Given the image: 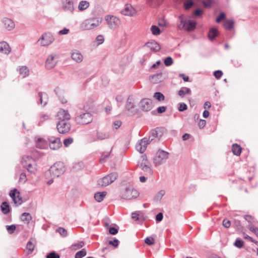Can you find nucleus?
I'll return each instance as SVG.
<instances>
[{"label":"nucleus","mask_w":258,"mask_h":258,"mask_svg":"<svg viewBox=\"0 0 258 258\" xmlns=\"http://www.w3.org/2000/svg\"><path fill=\"white\" fill-rule=\"evenodd\" d=\"M141 109L144 111H148L153 108L152 101L148 98L142 99L140 102Z\"/></svg>","instance_id":"nucleus-15"},{"label":"nucleus","mask_w":258,"mask_h":258,"mask_svg":"<svg viewBox=\"0 0 258 258\" xmlns=\"http://www.w3.org/2000/svg\"><path fill=\"white\" fill-rule=\"evenodd\" d=\"M164 62L166 66H170L172 65L173 62V59L171 57L168 56L164 59Z\"/></svg>","instance_id":"nucleus-53"},{"label":"nucleus","mask_w":258,"mask_h":258,"mask_svg":"<svg viewBox=\"0 0 258 258\" xmlns=\"http://www.w3.org/2000/svg\"><path fill=\"white\" fill-rule=\"evenodd\" d=\"M72 59L77 62H81L83 61V56L81 52L77 50H74L72 52Z\"/></svg>","instance_id":"nucleus-24"},{"label":"nucleus","mask_w":258,"mask_h":258,"mask_svg":"<svg viewBox=\"0 0 258 258\" xmlns=\"http://www.w3.org/2000/svg\"><path fill=\"white\" fill-rule=\"evenodd\" d=\"M105 20L107 22L108 27L112 30H115L120 24V20L117 17L113 15L106 16L105 17Z\"/></svg>","instance_id":"nucleus-10"},{"label":"nucleus","mask_w":258,"mask_h":258,"mask_svg":"<svg viewBox=\"0 0 258 258\" xmlns=\"http://www.w3.org/2000/svg\"><path fill=\"white\" fill-rule=\"evenodd\" d=\"M161 76H162L161 73L153 75L152 78L153 80H155L154 83H157L158 82H160L161 81L160 79L161 78Z\"/></svg>","instance_id":"nucleus-51"},{"label":"nucleus","mask_w":258,"mask_h":258,"mask_svg":"<svg viewBox=\"0 0 258 258\" xmlns=\"http://www.w3.org/2000/svg\"><path fill=\"white\" fill-rule=\"evenodd\" d=\"M57 129L60 134H66L71 129V124L66 120H60L57 123Z\"/></svg>","instance_id":"nucleus-12"},{"label":"nucleus","mask_w":258,"mask_h":258,"mask_svg":"<svg viewBox=\"0 0 258 258\" xmlns=\"http://www.w3.org/2000/svg\"><path fill=\"white\" fill-rule=\"evenodd\" d=\"M234 225L235 227L238 229V230H241L242 228V227L240 223V220L239 219H234Z\"/></svg>","instance_id":"nucleus-54"},{"label":"nucleus","mask_w":258,"mask_h":258,"mask_svg":"<svg viewBox=\"0 0 258 258\" xmlns=\"http://www.w3.org/2000/svg\"><path fill=\"white\" fill-rule=\"evenodd\" d=\"M148 144L149 143L147 141V137H145L137 142L136 149L140 153H143L146 151Z\"/></svg>","instance_id":"nucleus-14"},{"label":"nucleus","mask_w":258,"mask_h":258,"mask_svg":"<svg viewBox=\"0 0 258 258\" xmlns=\"http://www.w3.org/2000/svg\"><path fill=\"white\" fill-rule=\"evenodd\" d=\"M136 10L130 4H126L121 10V14L125 16H133L136 14Z\"/></svg>","instance_id":"nucleus-18"},{"label":"nucleus","mask_w":258,"mask_h":258,"mask_svg":"<svg viewBox=\"0 0 258 258\" xmlns=\"http://www.w3.org/2000/svg\"><path fill=\"white\" fill-rule=\"evenodd\" d=\"M20 75L23 78L27 77L29 74V70L26 66H21L18 69Z\"/></svg>","instance_id":"nucleus-27"},{"label":"nucleus","mask_w":258,"mask_h":258,"mask_svg":"<svg viewBox=\"0 0 258 258\" xmlns=\"http://www.w3.org/2000/svg\"><path fill=\"white\" fill-rule=\"evenodd\" d=\"M75 122L79 124H88L93 119L92 114L86 110H79L77 111L74 118Z\"/></svg>","instance_id":"nucleus-2"},{"label":"nucleus","mask_w":258,"mask_h":258,"mask_svg":"<svg viewBox=\"0 0 258 258\" xmlns=\"http://www.w3.org/2000/svg\"><path fill=\"white\" fill-rule=\"evenodd\" d=\"M151 31L154 35H158L160 34V30L158 27L155 25L152 26Z\"/></svg>","instance_id":"nucleus-44"},{"label":"nucleus","mask_w":258,"mask_h":258,"mask_svg":"<svg viewBox=\"0 0 258 258\" xmlns=\"http://www.w3.org/2000/svg\"><path fill=\"white\" fill-rule=\"evenodd\" d=\"M13 201L16 206L21 205L23 203V200L22 198H20V195L18 194H17L15 199H14Z\"/></svg>","instance_id":"nucleus-48"},{"label":"nucleus","mask_w":258,"mask_h":258,"mask_svg":"<svg viewBox=\"0 0 258 258\" xmlns=\"http://www.w3.org/2000/svg\"><path fill=\"white\" fill-rule=\"evenodd\" d=\"M73 142V138H67V139H66L64 140L63 141V144H64V145L67 147H68L69 145H70Z\"/></svg>","instance_id":"nucleus-60"},{"label":"nucleus","mask_w":258,"mask_h":258,"mask_svg":"<svg viewBox=\"0 0 258 258\" xmlns=\"http://www.w3.org/2000/svg\"><path fill=\"white\" fill-rule=\"evenodd\" d=\"M165 190L162 189L160 190L155 196L154 200L156 201H160L162 199V197L165 195Z\"/></svg>","instance_id":"nucleus-43"},{"label":"nucleus","mask_w":258,"mask_h":258,"mask_svg":"<svg viewBox=\"0 0 258 258\" xmlns=\"http://www.w3.org/2000/svg\"><path fill=\"white\" fill-rule=\"evenodd\" d=\"M96 136L97 140H103L109 138L110 137V135L108 132H105L101 131H97L96 133Z\"/></svg>","instance_id":"nucleus-25"},{"label":"nucleus","mask_w":258,"mask_h":258,"mask_svg":"<svg viewBox=\"0 0 258 258\" xmlns=\"http://www.w3.org/2000/svg\"><path fill=\"white\" fill-rule=\"evenodd\" d=\"M21 220L25 223H29L32 219V216L28 213H24L21 216Z\"/></svg>","instance_id":"nucleus-35"},{"label":"nucleus","mask_w":258,"mask_h":258,"mask_svg":"<svg viewBox=\"0 0 258 258\" xmlns=\"http://www.w3.org/2000/svg\"><path fill=\"white\" fill-rule=\"evenodd\" d=\"M84 245V243L83 241L79 242L78 243H76L75 244H73L72 245V247L75 249H79L82 248Z\"/></svg>","instance_id":"nucleus-56"},{"label":"nucleus","mask_w":258,"mask_h":258,"mask_svg":"<svg viewBox=\"0 0 258 258\" xmlns=\"http://www.w3.org/2000/svg\"><path fill=\"white\" fill-rule=\"evenodd\" d=\"M121 124H122V122L121 121L116 120V121H114L113 123V127L114 129L117 130L121 126Z\"/></svg>","instance_id":"nucleus-63"},{"label":"nucleus","mask_w":258,"mask_h":258,"mask_svg":"<svg viewBox=\"0 0 258 258\" xmlns=\"http://www.w3.org/2000/svg\"><path fill=\"white\" fill-rule=\"evenodd\" d=\"M137 166L145 172L147 176H150L152 175L153 171L146 156L143 155L141 156Z\"/></svg>","instance_id":"nucleus-4"},{"label":"nucleus","mask_w":258,"mask_h":258,"mask_svg":"<svg viewBox=\"0 0 258 258\" xmlns=\"http://www.w3.org/2000/svg\"><path fill=\"white\" fill-rule=\"evenodd\" d=\"M55 56L56 55L53 54L48 55L45 62V67L47 69H51L55 66L57 62Z\"/></svg>","instance_id":"nucleus-17"},{"label":"nucleus","mask_w":258,"mask_h":258,"mask_svg":"<svg viewBox=\"0 0 258 258\" xmlns=\"http://www.w3.org/2000/svg\"><path fill=\"white\" fill-rule=\"evenodd\" d=\"M54 40V37L51 32H46L41 35L37 43L41 46H48L51 45Z\"/></svg>","instance_id":"nucleus-5"},{"label":"nucleus","mask_w":258,"mask_h":258,"mask_svg":"<svg viewBox=\"0 0 258 258\" xmlns=\"http://www.w3.org/2000/svg\"><path fill=\"white\" fill-rule=\"evenodd\" d=\"M31 163H29L28 166L24 167V168H26L28 172L34 173L37 170L36 164L34 159H31Z\"/></svg>","instance_id":"nucleus-29"},{"label":"nucleus","mask_w":258,"mask_h":258,"mask_svg":"<svg viewBox=\"0 0 258 258\" xmlns=\"http://www.w3.org/2000/svg\"><path fill=\"white\" fill-rule=\"evenodd\" d=\"M169 153L162 150H159L154 159V163L155 166L160 165L166 162L168 158Z\"/></svg>","instance_id":"nucleus-8"},{"label":"nucleus","mask_w":258,"mask_h":258,"mask_svg":"<svg viewBox=\"0 0 258 258\" xmlns=\"http://www.w3.org/2000/svg\"><path fill=\"white\" fill-rule=\"evenodd\" d=\"M46 258H60V256L55 252H51L47 255Z\"/></svg>","instance_id":"nucleus-58"},{"label":"nucleus","mask_w":258,"mask_h":258,"mask_svg":"<svg viewBox=\"0 0 258 258\" xmlns=\"http://www.w3.org/2000/svg\"><path fill=\"white\" fill-rule=\"evenodd\" d=\"M63 10L67 12L72 13L74 11V3L72 0H62Z\"/></svg>","instance_id":"nucleus-19"},{"label":"nucleus","mask_w":258,"mask_h":258,"mask_svg":"<svg viewBox=\"0 0 258 258\" xmlns=\"http://www.w3.org/2000/svg\"><path fill=\"white\" fill-rule=\"evenodd\" d=\"M57 115L61 120H68L71 118V115L68 111L64 109L60 110L58 112Z\"/></svg>","instance_id":"nucleus-23"},{"label":"nucleus","mask_w":258,"mask_h":258,"mask_svg":"<svg viewBox=\"0 0 258 258\" xmlns=\"http://www.w3.org/2000/svg\"><path fill=\"white\" fill-rule=\"evenodd\" d=\"M222 225L225 228H229L231 225V222L229 220L225 219L223 221Z\"/></svg>","instance_id":"nucleus-64"},{"label":"nucleus","mask_w":258,"mask_h":258,"mask_svg":"<svg viewBox=\"0 0 258 258\" xmlns=\"http://www.w3.org/2000/svg\"><path fill=\"white\" fill-rule=\"evenodd\" d=\"M17 194L20 195V192L17 189L14 188V189L11 190L10 192V196L13 199V201L14 199H15Z\"/></svg>","instance_id":"nucleus-50"},{"label":"nucleus","mask_w":258,"mask_h":258,"mask_svg":"<svg viewBox=\"0 0 258 258\" xmlns=\"http://www.w3.org/2000/svg\"><path fill=\"white\" fill-rule=\"evenodd\" d=\"M187 108V105L184 103H180L178 107V110L179 111H183Z\"/></svg>","instance_id":"nucleus-61"},{"label":"nucleus","mask_w":258,"mask_h":258,"mask_svg":"<svg viewBox=\"0 0 258 258\" xmlns=\"http://www.w3.org/2000/svg\"><path fill=\"white\" fill-rule=\"evenodd\" d=\"M163 0H148L149 5L152 7H156L159 6Z\"/></svg>","instance_id":"nucleus-41"},{"label":"nucleus","mask_w":258,"mask_h":258,"mask_svg":"<svg viewBox=\"0 0 258 258\" xmlns=\"http://www.w3.org/2000/svg\"><path fill=\"white\" fill-rule=\"evenodd\" d=\"M56 231L58 232L62 236L66 237L67 235V231L63 228L59 227L57 230Z\"/></svg>","instance_id":"nucleus-52"},{"label":"nucleus","mask_w":258,"mask_h":258,"mask_svg":"<svg viewBox=\"0 0 258 258\" xmlns=\"http://www.w3.org/2000/svg\"><path fill=\"white\" fill-rule=\"evenodd\" d=\"M145 46L149 48L151 51H158L161 49L160 45L155 41H152L147 42L145 44Z\"/></svg>","instance_id":"nucleus-22"},{"label":"nucleus","mask_w":258,"mask_h":258,"mask_svg":"<svg viewBox=\"0 0 258 258\" xmlns=\"http://www.w3.org/2000/svg\"><path fill=\"white\" fill-rule=\"evenodd\" d=\"M242 148L239 145L234 144L232 147V151L233 153L236 155L239 156L241 153Z\"/></svg>","instance_id":"nucleus-33"},{"label":"nucleus","mask_w":258,"mask_h":258,"mask_svg":"<svg viewBox=\"0 0 258 258\" xmlns=\"http://www.w3.org/2000/svg\"><path fill=\"white\" fill-rule=\"evenodd\" d=\"M111 151L110 152H105L102 153L101 157V162H104L109 157Z\"/></svg>","instance_id":"nucleus-49"},{"label":"nucleus","mask_w":258,"mask_h":258,"mask_svg":"<svg viewBox=\"0 0 258 258\" xmlns=\"http://www.w3.org/2000/svg\"><path fill=\"white\" fill-rule=\"evenodd\" d=\"M31 159H34L32 157L28 155H24L22 158L21 163L23 167L28 166L31 163Z\"/></svg>","instance_id":"nucleus-31"},{"label":"nucleus","mask_w":258,"mask_h":258,"mask_svg":"<svg viewBox=\"0 0 258 258\" xmlns=\"http://www.w3.org/2000/svg\"><path fill=\"white\" fill-rule=\"evenodd\" d=\"M54 92L58 96L59 100L62 103L64 104L67 103V100L63 95L64 92L62 90L58 88H57L54 90Z\"/></svg>","instance_id":"nucleus-26"},{"label":"nucleus","mask_w":258,"mask_h":258,"mask_svg":"<svg viewBox=\"0 0 258 258\" xmlns=\"http://www.w3.org/2000/svg\"><path fill=\"white\" fill-rule=\"evenodd\" d=\"M117 176L118 174L116 172H112L99 179L98 180V184L101 186H106L114 182L116 179Z\"/></svg>","instance_id":"nucleus-7"},{"label":"nucleus","mask_w":258,"mask_h":258,"mask_svg":"<svg viewBox=\"0 0 258 258\" xmlns=\"http://www.w3.org/2000/svg\"><path fill=\"white\" fill-rule=\"evenodd\" d=\"M177 94L180 97H183L185 95L191 94V90L187 87H182L178 91Z\"/></svg>","instance_id":"nucleus-32"},{"label":"nucleus","mask_w":258,"mask_h":258,"mask_svg":"<svg viewBox=\"0 0 258 258\" xmlns=\"http://www.w3.org/2000/svg\"><path fill=\"white\" fill-rule=\"evenodd\" d=\"M139 196V192L136 189L133 187H126L122 194L121 197L122 199L126 200H131L136 199Z\"/></svg>","instance_id":"nucleus-11"},{"label":"nucleus","mask_w":258,"mask_h":258,"mask_svg":"<svg viewBox=\"0 0 258 258\" xmlns=\"http://www.w3.org/2000/svg\"><path fill=\"white\" fill-rule=\"evenodd\" d=\"M135 107L134 98L132 95H130L127 98L125 105V109L128 112L127 114L128 115H133L137 112L134 109Z\"/></svg>","instance_id":"nucleus-13"},{"label":"nucleus","mask_w":258,"mask_h":258,"mask_svg":"<svg viewBox=\"0 0 258 258\" xmlns=\"http://www.w3.org/2000/svg\"><path fill=\"white\" fill-rule=\"evenodd\" d=\"M194 5V2L191 0L186 1L183 4V7L185 10H188Z\"/></svg>","instance_id":"nucleus-46"},{"label":"nucleus","mask_w":258,"mask_h":258,"mask_svg":"<svg viewBox=\"0 0 258 258\" xmlns=\"http://www.w3.org/2000/svg\"><path fill=\"white\" fill-rule=\"evenodd\" d=\"M2 22L4 25L5 28L8 30H12L15 28V23L11 19L4 18L2 20Z\"/></svg>","instance_id":"nucleus-20"},{"label":"nucleus","mask_w":258,"mask_h":258,"mask_svg":"<svg viewBox=\"0 0 258 258\" xmlns=\"http://www.w3.org/2000/svg\"><path fill=\"white\" fill-rule=\"evenodd\" d=\"M7 230L10 234H12L14 233V231L16 230V227L15 225H7L6 226Z\"/></svg>","instance_id":"nucleus-55"},{"label":"nucleus","mask_w":258,"mask_h":258,"mask_svg":"<svg viewBox=\"0 0 258 258\" xmlns=\"http://www.w3.org/2000/svg\"><path fill=\"white\" fill-rule=\"evenodd\" d=\"M84 167V163L82 162L76 163L73 165V169L74 170L77 171L82 169Z\"/></svg>","instance_id":"nucleus-47"},{"label":"nucleus","mask_w":258,"mask_h":258,"mask_svg":"<svg viewBox=\"0 0 258 258\" xmlns=\"http://www.w3.org/2000/svg\"><path fill=\"white\" fill-rule=\"evenodd\" d=\"M66 170L63 163L58 162L54 163L45 173L46 178L52 176L55 178L62 174Z\"/></svg>","instance_id":"nucleus-3"},{"label":"nucleus","mask_w":258,"mask_h":258,"mask_svg":"<svg viewBox=\"0 0 258 258\" xmlns=\"http://www.w3.org/2000/svg\"><path fill=\"white\" fill-rule=\"evenodd\" d=\"M101 23V20L99 18L87 19L85 20L81 25L84 30H91L96 28Z\"/></svg>","instance_id":"nucleus-6"},{"label":"nucleus","mask_w":258,"mask_h":258,"mask_svg":"<svg viewBox=\"0 0 258 258\" xmlns=\"http://www.w3.org/2000/svg\"><path fill=\"white\" fill-rule=\"evenodd\" d=\"M51 149L57 150L61 146V142L58 138L51 137L48 139Z\"/></svg>","instance_id":"nucleus-16"},{"label":"nucleus","mask_w":258,"mask_h":258,"mask_svg":"<svg viewBox=\"0 0 258 258\" xmlns=\"http://www.w3.org/2000/svg\"><path fill=\"white\" fill-rule=\"evenodd\" d=\"M38 96L40 104L44 106L48 101V96L45 93L40 92L39 93Z\"/></svg>","instance_id":"nucleus-28"},{"label":"nucleus","mask_w":258,"mask_h":258,"mask_svg":"<svg viewBox=\"0 0 258 258\" xmlns=\"http://www.w3.org/2000/svg\"><path fill=\"white\" fill-rule=\"evenodd\" d=\"M87 254L85 249L78 251L75 254V258H82L85 256Z\"/></svg>","instance_id":"nucleus-45"},{"label":"nucleus","mask_w":258,"mask_h":258,"mask_svg":"<svg viewBox=\"0 0 258 258\" xmlns=\"http://www.w3.org/2000/svg\"><path fill=\"white\" fill-rule=\"evenodd\" d=\"M1 209L2 212L5 214H7L10 211V208L9 204L6 202L2 203L1 206Z\"/></svg>","instance_id":"nucleus-37"},{"label":"nucleus","mask_w":258,"mask_h":258,"mask_svg":"<svg viewBox=\"0 0 258 258\" xmlns=\"http://www.w3.org/2000/svg\"><path fill=\"white\" fill-rule=\"evenodd\" d=\"M234 245L238 248H241L243 245V241L241 239H236L234 243Z\"/></svg>","instance_id":"nucleus-57"},{"label":"nucleus","mask_w":258,"mask_h":258,"mask_svg":"<svg viewBox=\"0 0 258 258\" xmlns=\"http://www.w3.org/2000/svg\"><path fill=\"white\" fill-rule=\"evenodd\" d=\"M34 241L35 239L32 238L27 243L26 248L28 250L29 253H31L34 250L35 245L33 242Z\"/></svg>","instance_id":"nucleus-36"},{"label":"nucleus","mask_w":258,"mask_h":258,"mask_svg":"<svg viewBox=\"0 0 258 258\" xmlns=\"http://www.w3.org/2000/svg\"><path fill=\"white\" fill-rule=\"evenodd\" d=\"M89 6V3L86 1H83L80 2L78 8L80 11H83L87 9Z\"/></svg>","instance_id":"nucleus-40"},{"label":"nucleus","mask_w":258,"mask_h":258,"mask_svg":"<svg viewBox=\"0 0 258 258\" xmlns=\"http://www.w3.org/2000/svg\"><path fill=\"white\" fill-rule=\"evenodd\" d=\"M218 34L217 30L216 28H212L209 31L208 38L210 40H213Z\"/></svg>","instance_id":"nucleus-38"},{"label":"nucleus","mask_w":258,"mask_h":258,"mask_svg":"<svg viewBox=\"0 0 258 258\" xmlns=\"http://www.w3.org/2000/svg\"><path fill=\"white\" fill-rule=\"evenodd\" d=\"M214 75L216 79H219L223 75V72L220 70L215 71L214 72Z\"/></svg>","instance_id":"nucleus-62"},{"label":"nucleus","mask_w":258,"mask_h":258,"mask_svg":"<svg viewBox=\"0 0 258 258\" xmlns=\"http://www.w3.org/2000/svg\"><path fill=\"white\" fill-rule=\"evenodd\" d=\"M11 51V48L9 44L6 41L0 42V52L5 54H9Z\"/></svg>","instance_id":"nucleus-21"},{"label":"nucleus","mask_w":258,"mask_h":258,"mask_svg":"<svg viewBox=\"0 0 258 258\" xmlns=\"http://www.w3.org/2000/svg\"><path fill=\"white\" fill-rule=\"evenodd\" d=\"M234 25V22L232 20H226L224 24V27L227 30H231L233 28Z\"/></svg>","instance_id":"nucleus-39"},{"label":"nucleus","mask_w":258,"mask_h":258,"mask_svg":"<svg viewBox=\"0 0 258 258\" xmlns=\"http://www.w3.org/2000/svg\"><path fill=\"white\" fill-rule=\"evenodd\" d=\"M153 97L158 101H162L165 99V97L164 95L159 92H157L155 93Z\"/></svg>","instance_id":"nucleus-42"},{"label":"nucleus","mask_w":258,"mask_h":258,"mask_svg":"<svg viewBox=\"0 0 258 258\" xmlns=\"http://www.w3.org/2000/svg\"><path fill=\"white\" fill-rule=\"evenodd\" d=\"M164 128L163 127H157L155 129L152 130L147 138V141L150 144L155 138H160L163 135L164 132Z\"/></svg>","instance_id":"nucleus-9"},{"label":"nucleus","mask_w":258,"mask_h":258,"mask_svg":"<svg viewBox=\"0 0 258 258\" xmlns=\"http://www.w3.org/2000/svg\"><path fill=\"white\" fill-rule=\"evenodd\" d=\"M107 195L106 191L98 192L94 195V199L98 202H102Z\"/></svg>","instance_id":"nucleus-30"},{"label":"nucleus","mask_w":258,"mask_h":258,"mask_svg":"<svg viewBox=\"0 0 258 258\" xmlns=\"http://www.w3.org/2000/svg\"><path fill=\"white\" fill-rule=\"evenodd\" d=\"M196 22L187 20L184 15H181L178 17L177 27L180 30H184L186 31H191L196 28Z\"/></svg>","instance_id":"nucleus-1"},{"label":"nucleus","mask_w":258,"mask_h":258,"mask_svg":"<svg viewBox=\"0 0 258 258\" xmlns=\"http://www.w3.org/2000/svg\"><path fill=\"white\" fill-rule=\"evenodd\" d=\"M248 228L249 229V230L255 233L256 235L258 237V228L256 227H255L254 225H249L248 226Z\"/></svg>","instance_id":"nucleus-59"},{"label":"nucleus","mask_w":258,"mask_h":258,"mask_svg":"<svg viewBox=\"0 0 258 258\" xmlns=\"http://www.w3.org/2000/svg\"><path fill=\"white\" fill-rule=\"evenodd\" d=\"M36 146L38 148L44 149L47 147V143L43 139L38 138L37 140Z\"/></svg>","instance_id":"nucleus-34"}]
</instances>
